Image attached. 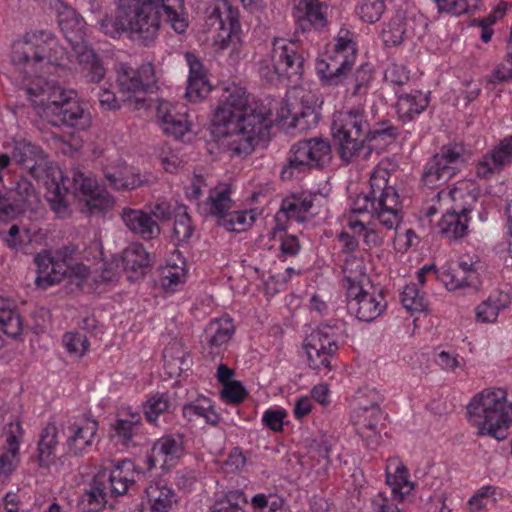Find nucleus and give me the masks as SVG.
I'll return each mask as SVG.
<instances>
[{"label": "nucleus", "mask_w": 512, "mask_h": 512, "mask_svg": "<svg viewBox=\"0 0 512 512\" xmlns=\"http://www.w3.org/2000/svg\"><path fill=\"white\" fill-rule=\"evenodd\" d=\"M247 499L242 491H230L215 502L212 512H244L242 505Z\"/></svg>", "instance_id": "obj_57"}, {"label": "nucleus", "mask_w": 512, "mask_h": 512, "mask_svg": "<svg viewBox=\"0 0 512 512\" xmlns=\"http://www.w3.org/2000/svg\"><path fill=\"white\" fill-rule=\"evenodd\" d=\"M337 349V331L329 325L319 326L303 342L307 365L317 371L331 370V360Z\"/></svg>", "instance_id": "obj_13"}, {"label": "nucleus", "mask_w": 512, "mask_h": 512, "mask_svg": "<svg viewBox=\"0 0 512 512\" xmlns=\"http://www.w3.org/2000/svg\"><path fill=\"white\" fill-rule=\"evenodd\" d=\"M73 185L76 190L75 196L78 200L80 198H88L90 195L99 191L97 181L93 177L85 175L80 171L73 173Z\"/></svg>", "instance_id": "obj_60"}, {"label": "nucleus", "mask_w": 512, "mask_h": 512, "mask_svg": "<svg viewBox=\"0 0 512 512\" xmlns=\"http://www.w3.org/2000/svg\"><path fill=\"white\" fill-rule=\"evenodd\" d=\"M313 196L310 193L294 194L282 201L277 219L282 214L289 220L304 222L311 215L310 210L313 204Z\"/></svg>", "instance_id": "obj_36"}, {"label": "nucleus", "mask_w": 512, "mask_h": 512, "mask_svg": "<svg viewBox=\"0 0 512 512\" xmlns=\"http://www.w3.org/2000/svg\"><path fill=\"white\" fill-rule=\"evenodd\" d=\"M146 499L150 512H170L177 503L174 490L161 481L146 488Z\"/></svg>", "instance_id": "obj_37"}, {"label": "nucleus", "mask_w": 512, "mask_h": 512, "mask_svg": "<svg viewBox=\"0 0 512 512\" xmlns=\"http://www.w3.org/2000/svg\"><path fill=\"white\" fill-rule=\"evenodd\" d=\"M185 60L189 67L185 98L191 103H199L209 95L211 85L206 70L197 56L187 52Z\"/></svg>", "instance_id": "obj_24"}, {"label": "nucleus", "mask_w": 512, "mask_h": 512, "mask_svg": "<svg viewBox=\"0 0 512 512\" xmlns=\"http://www.w3.org/2000/svg\"><path fill=\"white\" fill-rule=\"evenodd\" d=\"M98 428V422L88 417L69 421L63 430L65 454L78 457L88 453L96 440Z\"/></svg>", "instance_id": "obj_17"}, {"label": "nucleus", "mask_w": 512, "mask_h": 512, "mask_svg": "<svg viewBox=\"0 0 512 512\" xmlns=\"http://www.w3.org/2000/svg\"><path fill=\"white\" fill-rule=\"evenodd\" d=\"M235 333L233 320L228 315L212 319L204 330L202 345L211 356L218 355L226 350Z\"/></svg>", "instance_id": "obj_21"}, {"label": "nucleus", "mask_w": 512, "mask_h": 512, "mask_svg": "<svg viewBox=\"0 0 512 512\" xmlns=\"http://www.w3.org/2000/svg\"><path fill=\"white\" fill-rule=\"evenodd\" d=\"M331 159V146L323 138H311L295 144L290 151L289 165L282 171V177L293 175L294 170L302 172L320 167Z\"/></svg>", "instance_id": "obj_15"}, {"label": "nucleus", "mask_w": 512, "mask_h": 512, "mask_svg": "<svg viewBox=\"0 0 512 512\" xmlns=\"http://www.w3.org/2000/svg\"><path fill=\"white\" fill-rule=\"evenodd\" d=\"M209 213L221 220L232 208L231 188L228 184H220L210 190L207 198Z\"/></svg>", "instance_id": "obj_43"}, {"label": "nucleus", "mask_w": 512, "mask_h": 512, "mask_svg": "<svg viewBox=\"0 0 512 512\" xmlns=\"http://www.w3.org/2000/svg\"><path fill=\"white\" fill-rule=\"evenodd\" d=\"M356 56L355 34L348 28L342 27L336 36L333 54L319 59L316 63V71L328 83L336 84L354 65Z\"/></svg>", "instance_id": "obj_9"}, {"label": "nucleus", "mask_w": 512, "mask_h": 512, "mask_svg": "<svg viewBox=\"0 0 512 512\" xmlns=\"http://www.w3.org/2000/svg\"><path fill=\"white\" fill-rule=\"evenodd\" d=\"M385 474L387 485L391 487L395 496L400 497V500L414 489V483L409 480L408 470L398 457L387 460Z\"/></svg>", "instance_id": "obj_29"}, {"label": "nucleus", "mask_w": 512, "mask_h": 512, "mask_svg": "<svg viewBox=\"0 0 512 512\" xmlns=\"http://www.w3.org/2000/svg\"><path fill=\"white\" fill-rule=\"evenodd\" d=\"M204 31L213 32V45L218 50L237 49L242 29L239 11L229 0H214L205 11Z\"/></svg>", "instance_id": "obj_8"}, {"label": "nucleus", "mask_w": 512, "mask_h": 512, "mask_svg": "<svg viewBox=\"0 0 512 512\" xmlns=\"http://www.w3.org/2000/svg\"><path fill=\"white\" fill-rule=\"evenodd\" d=\"M12 159L24 166L30 174L41 180L46 187V198L57 217L66 218L71 214L70 194L62 169L48 164L43 151L26 140H16L11 152Z\"/></svg>", "instance_id": "obj_5"}, {"label": "nucleus", "mask_w": 512, "mask_h": 512, "mask_svg": "<svg viewBox=\"0 0 512 512\" xmlns=\"http://www.w3.org/2000/svg\"><path fill=\"white\" fill-rule=\"evenodd\" d=\"M298 98V104L282 108L280 117L288 127L305 131L316 126L319 121V99L314 93L306 91H300Z\"/></svg>", "instance_id": "obj_18"}, {"label": "nucleus", "mask_w": 512, "mask_h": 512, "mask_svg": "<svg viewBox=\"0 0 512 512\" xmlns=\"http://www.w3.org/2000/svg\"><path fill=\"white\" fill-rule=\"evenodd\" d=\"M182 413L183 417L190 422L203 419L207 424L217 425L220 420V416L215 411L212 401L203 396L184 405Z\"/></svg>", "instance_id": "obj_41"}, {"label": "nucleus", "mask_w": 512, "mask_h": 512, "mask_svg": "<svg viewBox=\"0 0 512 512\" xmlns=\"http://www.w3.org/2000/svg\"><path fill=\"white\" fill-rule=\"evenodd\" d=\"M213 126L234 154L248 155L268 134L270 121L263 109L249 101L245 88L232 84L225 88Z\"/></svg>", "instance_id": "obj_3"}, {"label": "nucleus", "mask_w": 512, "mask_h": 512, "mask_svg": "<svg viewBox=\"0 0 512 512\" xmlns=\"http://www.w3.org/2000/svg\"><path fill=\"white\" fill-rule=\"evenodd\" d=\"M174 349H177V344H171L166 347L163 351V359L164 365L166 369H168V373L170 376L180 374L184 365L186 364L185 353L183 351H179L178 355H174Z\"/></svg>", "instance_id": "obj_63"}, {"label": "nucleus", "mask_w": 512, "mask_h": 512, "mask_svg": "<svg viewBox=\"0 0 512 512\" xmlns=\"http://www.w3.org/2000/svg\"><path fill=\"white\" fill-rule=\"evenodd\" d=\"M171 407L169 398L166 394H156L152 396L145 405V416L150 423H156L159 416L169 411Z\"/></svg>", "instance_id": "obj_59"}, {"label": "nucleus", "mask_w": 512, "mask_h": 512, "mask_svg": "<svg viewBox=\"0 0 512 512\" xmlns=\"http://www.w3.org/2000/svg\"><path fill=\"white\" fill-rule=\"evenodd\" d=\"M385 9L383 0H363L358 8L361 19L368 23L377 22Z\"/></svg>", "instance_id": "obj_64"}, {"label": "nucleus", "mask_w": 512, "mask_h": 512, "mask_svg": "<svg viewBox=\"0 0 512 512\" xmlns=\"http://www.w3.org/2000/svg\"><path fill=\"white\" fill-rule=\"evenodd\" d=\"M438 278L449 291H457L466 287L477 289L479 286L468 279L466 272H462L453 264L445 266Z\"/></svg>", "instance_id": "obj_49"}, {"label": "nucleus", "mask_w": 512, "mask_h": 512, "mask_svg": "<svg viewBox=\"0 0 512 512\" xmlns=\"http://www.w3.org/2000/svg\"><path fill=\"white\" fill-rule=\"evenodd\" d=\"M160 2L167 17V22L178 34L184 33L189 25L186 15L183 13L184 0H155Z\"/></svg>", "instance_id": "obj_47"}, {"label": "nucleus", "mask_w": 512, "mask_h": 512, "mask_svg": "<svg viewBox=\"0 0 512 512\" xmlns=\"http://www.w3.org/2000/svg\"><path fill=\"white\" fill-rule=\"evenodd\" d=\"M156 117L162 131L176 139L182 138L191 130V122L183 104L161 100L157 105Z\"/></svg>", "instance_id": "obj_19"}, {"label": "nucleus", "mask_w": 512, "mask_h": 512, "mask_svg": "<svg viewBox=\"0 0 512 512\" xmlns=\"http://www.w3.org/2000/svg\"><path fill=\"white\" fill-rule=\"evenodd\" d=\"M58 429L55 424H47L41 431L37 445V457L41 467L49 468L56 463Z\"/></svg>", "instance_id": "obj_38"}, {"label": "nucleus", "mask_w": 512, "mask_h": 512, "mask_svg": "<svg viewBox=\"0 0 512 512\" xmlns=\"http://www.w3.org/2000/svg\"><path fill=\"white\" fill-rule=\"evenodd\" d=\"M63 346L66 351L73 356L82 357L84 356L90 347L89 341L86 335L80 332H68L63 336Z\"/></svg>", "instance_id": "obj_58"}, {"label": "nucleus", "mask_w": 512, "mask_h": 512, "mask_svg": "<svg viewBox=\"0 0 512 512\" xmlns=\"http://www.w3.org/2000/svg\"><path fill=\"white\" fill-rule=\"evenodd\" d=\"M121 219L129 231L145 240L153 239L160 234L159 225L141 209L126 207L122 210Z\"/></svg>", "instance_id": "obj_28"}, {"label": "nucleus", "mask_w": 512, "mask_h": 512, "mask_svg": "<svg viewBox=\"0 0 512 512\" xmlns=\"http://www.w3.org/2000/svg\"><path fill=\"white\" fill-rule=\"evenodd\" d=\"M404 34V22L396 18L391 20L382 30V40L387 46H396L402 43Z\"/></svg>", "instance_id": "obj_62"}, {"label": "nucleus", "mask_w": 512, "mask_h": 512, "mask_svg": "<svg viewBox=\"0 0 512 512\" xmlns=\"http://www.w3.org/2000/svg\"><path fill=\"white\" fill-rule=\"evenodd\" d=\"M440 12L461 15L479 9L481 0H435Z\"/></svg>", "instance_id": "obj_56"}, {"label": "nucleus", "mask_w": 512, "mask_h": 512, "mask_svg": "<svg viewBox=\"0 0 512 512\" xmlns=\"http://www.w3.org/2000/svg\"><path fill=\"white\" fill-rule=\"evenodd\" d=\"M299 44L295 41L276 38L272 43L271 66L260 68L261 76L272 82L279 78L299 77L303 59L298 53Z\"/></svg>", "instance_id": "obj_12"}, {"label": "nucleus", "mask_w": 512, "mask_h": 512, "mask_svg": "<svg viewBox=\"0 0 512 512\" xmlns=\"http://www.w3.org/2000/svg\"><path fill=\"white\" fill-rule=\"evenodd\" d=\"M466 413L478 435L497 441L507 438L512 424V402L505 389L491 387L476 393L467 404Z\"/></svg>", "instance_id": "obj_7"}, {"label": "nucleus", "mask_w": 512, "mask_h": 512, "mask_svg": "<svg viewBox=\"0 0 512 512\" xmlns=\"http://www.w3.org/2000/svg\"><path fill=\"white\" fill-rule=\"evenodd\" d=\"M22 319L8 299L0 296V331L10 338H17L22 333Z\"/></svg>", "instance_id": "obj_42"}, {"label": "nucleus", "mask_w": 512, "mask_h": 512, "mask_svg": "<svg viewBox=\"0 0 512 512\" xmlns=\"http://www.w3.org/2000/svg\"><path fill=\"white\" fill-rule=\"evenodd\" d=\"M511 162L512 135L504 138L491 152L483 155L478 160L475 171L478 177L489 178Z\"/></svg>", "instance_id": "obj_27"}, {"label": "nucleus", "mask_w": 512, "mask_h": 512, "mask_svg": "<svg viewBox=\"0 0 512 512\" xmlns=\"http://www.w3.org/2000/svg\"><path fill=\"white\" fill-rule=\"evenodd\" d=\"M429 93L421 90H412L398 96L396 112L400 120L409 122L419 116L428 107Z\"/></svg>", "instance_id": "obj_32"}, {"label": "nucleus", "mask_w": 512, "mask_h": 512, "mask_svg": "<svg viewBox=\"0 0 512 512\" xmlns=\"http://www.w3.org/2000/svg\"><path fill=\"white\" fill-rule=\"evenodd\" d=\"M67 41L71 44L80 72L90 82L98 83L105 76V69L94 51L86 44L84 36L86 23L82 16L67 24V27H60Z\"/></svg>", "instance_id": "obj_10"}, {"label": "nucleus", "mask_w": 512, "mask_h": 512, "mask_svg": "<svg viewBox=\"0 0 512 512\" xmlns=\"http://www.w3.org/2000/svg\"><path fill=\"white\" fill-rule=\"evenodd\" d=\"M104 178L108 185L117 191L134 190L149 182L148 175H142L136 168L123 161L106 166Z\"/></svg>", "instance_id": "obj_22"}, {"label": "nucleus", "mask_w": 512, "mask_h": 512, "mask_svg": "<svg viewBox=\"0 0 512 512\" xmlns=\"http://www.w3.org/2000/svg\"><path fill=\"white\" fill-rule=\"evenodd\" d=\"M111 465L105 466L102 472L106 473V486L111 496L124 495L129 487L135 482L138 473L135 470L134 463L128 459L111 462Z\"/></svg>", "instance_id": "obj_26"}, {"label": "nucleus", "mask_w": 512, "mask_h": 512, "mask_svg": "<svg viewBox=\"0 0 512 512\" xmlns=\"http://www.w3.org/2000/svg\"><path fill=\"white\" fill-rule=\"evenodd\" d=\"M467 153L460 144L442 147L425 166L422 181L429 188H436L455 176L466 164Z\"/></svg>", "instance_id": "obj_11"}, {"label": "nucleus", "mask_w": 512, "mask_h": 512, "mask_svg": "<svg viewBox=\"0 0 512 512\" xmlns=\"http://www.w3.org/2000/svg\"><path fill=\"white\" fill-rule=\"evenodd\" d=\"M114 206L113 197L106 191H97L88 198H80L77 201V208L85 214H101Z\"/></svg>", "instance_id": "obj_48"}, {"label": "nucleus", "mask_w": 512, "mask_h": 512, "mask_svg": "<svg viewBox=\"0 0 512 512\" xmlns=\"http://www.w3.org/2000/svg\"><path fill=\"white\" fill-rule=\"evenodd\" d=\"M25 431L20 420L8 423L2 432V450L19 454L20 445L24 440Z\"/></svg>", "instance_id": "obj_51"}, {"label": "nucleus", "mask_w": 512, "mask_h": 512, "mask_svg": "<svg viewBox=\"0 0 512 512\" xmlns=\"http://www.w3.org/2000/svg\"><path fill=\"white\" fill-rule=\"evenodd\" d=\"M351 419L357 427V433L362 438H370L379 432L378 426L382 419V412L380 407H372L361 415L351 414Z\"/></svg>", "instance_id": "obj_46"}, {"label": "nucleus", "mask_w": 512, "mask_h": 512, "mask_svg": "<svg viewBox=\"0 0 512 512\" xmlns=\"http://www.w3.org/2000/svg\"><path fill=\"white\" fill-rule=\"evenodd\" d=\"M332 137L337 146L340 159L345 163L366 160L371 155V148L366 144L378 137L394 138L395 129L371 130L363 108H351L333 114Z\"/></svg>", "instance_id": "obj_4"}, {"label": "nucleus", "mask_w": 512, "mask_h": 512, "mask_svg": "<svg viewBox=\"0 0 512 512\" xmlns=\"http://www.w3.org/2000/svg\"><path fill=\"white\" fill-rule=\"evenodd\" d=\"M327 5L321 0H299L296 6L298 20L303 30L310 27L320 30L326 27Z\"/></svg>", "instance_id": "obj_30"}, {"label": "nucleus", "mask_w": 512, "mask_h": 512, "mask_svg": "<svg viewBox=\"0 0 512 512\" xmlns=\"http://www.w3.org/2000/svg\"><path fill=\"white\" fill-rule=\"evenodd\" d=\"M34 262L37 266L36 284L44 289L61 282L68 273L66 262L53 256L50 251L37 254Z\"/></svg>", "instance_id": "obj_25"}, {"label": "nucleus", "mask_w": 512, "mask_h": 512, "mask_svg": "<svg viewBox=\"0 0 512 512\" xmlns=\"http://www.w3.org/2000/svg\"><path fill=\"white\" fill-rule=\"evenodd\" d=\"M468 213L447 208V212L442 216L438 224L440 232L448 239L463 237L468 228Z\"/></svg>", "instance_id": "obj_39"}, {"label": "nucleus", "mask_w": 512, "mask_h": 512, "mask_svg": "<svg viewBox=\"0 0 512 512\" xmlns=\"http://www.w3.org/2000/svg\"><path fill=\"white\" fill-rule=\"evenodd\" d=\"M186 260L178 250H174L161 268V285L165 290L175 291L186 279Z\"/></svg>", "instance_id": "obj_35"}, {"label": "nucleus", "mask_w": 512, "mask_h": 512, "mask_svg": "<svg viewBox=\"0 0 512 512\" xmlns=\"http://www.w3.org/2000/svg\"><path fill=\"white\" fill-rule=\"evenodd\" d=\"M510 304V296L503 291H493L475 308V319L478 323L496 322L501 311Z\"/></svg>", "instance_id": "obj_34"}, {"label": "nucleus", "mask_w": 512, "mask_h": 512, "mask_svg": "<svg viewBox=\"0 0 512 512\" xmlns=\"http://www.w3.org/2000/svg\"><path fill=\"white\" fill-rule=\"evenodd\" d=\"M288 414L282 407H270L263 412L261 421L273 432H282Z\"/></svg>", "instance_id": "obj_61"}, {"label": "nucleus", "mask_w": 512, "mask_h": 512, "mask_svg": "<svg viewBox=\"0 0 512 512\" xmlns=\"http://www.w3.org/2000/svg\"><path fill=\"white\" fill-rule=\"evenodd\" d=\"M501 493L493 486L480 488L477 493L470 498L468 505L471 512H479L483 509H489L496 505Z\"/></svg>", "instance_id": "obj_52"}, {"label": "nucleus", "mask_w": 512, "mask_h": 512, "mask_svg": "<svg viewBox=\"0 0 512 512\" xmlns=\"http://www.w3.org/2000/svg\"><path fill=\"white\" fill-rule=\"evenodd\" d=\"M401 302L404 308L412 313L423 312L428 306L425 294L420 292L414 283L404 287L401 293Z\"/></svg>", "instance_id": "obj_54"}, {"label": "nucleus", "mask_w": 512, "mask_h": 512, "mask_svg": "<svg viewBox=\"0 0 512 512\" xmlns=\"http://www.w3.org/2000/svg\"><path fill=\"white\" fill-rule=\"evenodd\" d=\"M478 188L472 180L458 181L452 188L439 191L436 198L440 205L451 204V209L470 212L478 197Z\"/></svg>", "instance_id": "obj_23"}, {"label": "nucleus", "mask_w": 512, "mask_h": 512, "mask_svg": "<svg viewBox=\"0 0 512 512\" xmlns=\"http://www.w3.org/2000/svg\"><path fill=\"white\" fill-rule=\"evenodd\" d=\"M105 478L106 473L99 472L83 495V501L87 502L90 511H98L107 503L110 491L106 486Z\"/></svg>", "instance_id": "obj_45"}, {"label": "nucleus", "mask_w": 512, "mask_h": 512, "mask_svg": "<svg viewBox=\"0 0 512 512\" xmlns=\"http://www.w3.org/2000/svg\"><path fill=\"white\" fill-rule=\"evenodd\" d=\"M66 50L48 31L27 32L13 45L12 64L21 89L29 100L42 108V115L53 125L86 130L92 118L74 90H66L48 78L66 64Z\"/></svg>", "instance_id": "obj_1"}, {"label": "nucleus", "mask_w": 512, "mask_h": 512, "mask_svg": "<svg viewBox=\"0 0 512 512\" xmlns=\"http://www.w3.org/2000/svg\"><path fill=\"white\" fill-rule=\"evenodd\" d=\"M150 262L149 253L139 243L131 244L122 253L123 269L131 281L144 276Z\"/></svg>", "instance_id": "obj_33"}, {"label": "nucleus", "mask_w": 512, "mask_h": 512, "mask_svg": "<svg viewBox=\"0 0 512 512\" xmlns=\"http://www.w3.org/2000/svg\"><path fill=\"white\" fill-rule=\"evenodd\" d=\"M153 82V68L150 64L142 65L138 70L120 66L117 74L119 93L123 103L132 109L146 107V94Z\"/></svg>", "instance_id": "obj_14"}, {"label": "nucleus", "mask_w": 512, "mask_h": 512, "mask_svg": "<svg viewBox=\"0 0 512 512\" xmlns=\"http://www.w3.org/2000/svg\"><path fill=\"white\" fill-rule=\"evenodd\" d=\"M388 177V170L377 166L370 177V192L358 195L343 218L355 234H363L364 242L370 247L383 241L375 222L386 230H396L402 220L400 197L395 187L388 185Z\"/></svg>", "instance_id": "obj_2"}, {"label": "nucleus", "mask_w": 512, "mask_h": 512, "mask_svg": "<svg viewBox=\"0 0 512 512\" xmlns=\"http://www.w3.org/2000/svg\"><path fill=\"white\" fill-rule=\"evenodd\" d=\"M366 261L362 255L349 254L343 265L344 287L346 291L352 285H368L371 283L366 273Z\"/></svg>", "instance_id": "obj_40"}, {"label": "nucleus", "mask_w": 512, "mask_h": 512, "mask_svg": "<svg viewBox=\"0 0 512 512\" xmlns=\"http://www.w3.org/2000/svg\"><path fill=\"white\" fill-rule=\"evenodd\" d=\"M175 213L172 237L177 245L185 244L194 233V225L185 206L179 205L175 209Z\"/></svg>", "instance_id": "obj_50"}, {"label": "nucleus", "mask_w": 512, "mask_h": 512, "mask_svg": "<svg viewBox=\"0 0 512 512\" xmlns=\"http://www.w3.org/2000/svg\"><path fill=\"white\" fill-rule=\"evenodd\" d=\"M99 25L112 38L126 33L132 41L148 45L156 39L160 27L155 0H116L115 15L106 16Z\"/></svg>", "instance_id": "obj_6"}, {"label": "nucleus", "mask_w": 512, "mask_h": 512, "mask_svg": "<svg viewBox=\"0 0 512 512\" xmlns=\"http://www.w3.org/2000/svg\"><path fill=\"white\" fill-rule=\"evenodd\" d=\"M184 436L181 434H169L159 438L151 449L148 458L149 468L159 466L162 469H169L184 455Z\"/></svg>", "instance_id": "obj_20"}, {"label": "nucleus", "mask_w": 512, "mask_h": 512, "mask_svg": "<svg viewBox=\"0 0 512 512\" xmlns=\"http://www.w3.org/2000/svg\"><path fill=\"white\" fill-rule=\"evenodd\" d=\"M380 401L381 397L375 389L361 388L355 393L353 397L351 403V414L361 415L366 410H371L372 407H380Z\"/></svg>", "instance_id": "obj_53"}, {"label": "nucleus", "mask_w": 512, "mask_h": 512, "mask_svg": "<svg viewBox=\"0 0 512 512\" xmlns=\"http://www.w3.org/2000/svg\"><path fill=\"white\" fill-rule=\"evenodd\" d=\"M141 424V415L139 412L127 407L119 411L117 420L113 424V437L117 442L125 447L134 444V437L137 435Z\"/></svg>", "instance_id": "obj_31"}, {"label": "nucleus", "mask_w": 512, "mask_h": 512, "mask_svg": "<svg viewBox=\"0 0 512 512\" xmlns=\"http://www.w3.org/2000/svg\"><path fill=\"white\" fill-rule=\"evenodd\" d=\"M258 215L257 209L229 211L218 223L227 231L240 233L249 229Z\"/></svg>", "instance_id": "obj_44"}, {"label": "nucleus", "mask_w": 512, "mask_h": 512, "mask_svg": "<svg viewBox=\"0 0 512 512\" xmlns=\"http://www.w3.org/2000/svg\"><path fill=\"white\" fill-rule=\"evenodd\" d=\"M372 72V67L369 64L361 65L355 71L348 88L352 96L361 98L368 93L373 78Z\"/></svg>", "instance_id": "obj_55"}, {"label": "nucleus", "mask_w": 512, "mask_h": 512, "mask_svg": "<svg viewBox=\"0 0 512 512\" xmlns=\"http://www.w3.org/2000/svg\"><path fill=\"white\" fill-rule=\"evenodd\" d=\"M347 309L363 322H372L386 309V300L381 290L368 285H352L346 291Z\"/></svg>", "instance_id": "obj_16"}]
</instances>
